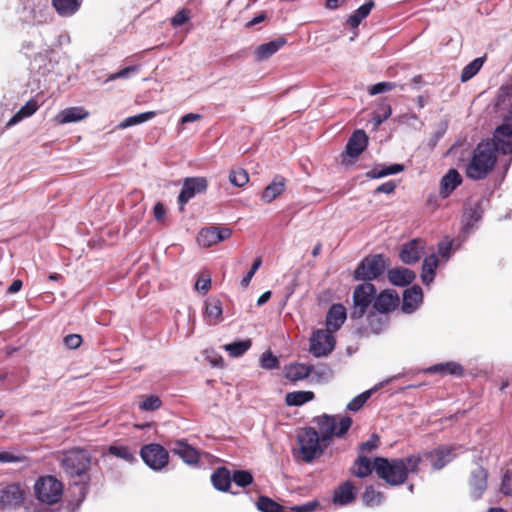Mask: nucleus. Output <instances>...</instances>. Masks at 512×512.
Instances as JSON below:
<instances>
[{"mask_svg":"<svg viewBox=\"0 0 512 512\" xmlns=\"http://www.w3.org/2000/svg\"><path fill=\"white\" fill-rule=\"evenodd\" d=\"M321 436L312 428H305L298 435V444L303 461L310 463L323 452L320 442H329L333 436L341 437L347 433L352 425L349 416H336L324 414L316 418Z\"/></svg>","mask_w":512,"mask_h":512,"instance_id":"nucleus-1","label":"nucleus"},{"mask_svg":"<svg viewBox=\"0 0 512 512\" xmlns=\"http://www.w3.org/2000/svg\"><path fill=\"white\" fill-rule=\"evenodd\" d=\"M420 462L421 457L419 455L393 459L376 457L374 459V471L389 485L398 486L406 481L410 473L418 472Z\"/></svg>","mask_w":512,"mask_h":512,"instance_id":"nucleus-2","label":"nucleus"},{"mask_svg":"<svg viewBox=\"0 0 512 512\" xmlns=\"http://www.w3.org/2000/svg\"><path fill=\"white\" fill-rule=\"evenodd\" d=\"M497 153L490 140L483 141L474 149L471 160L466 168V175L473 180L484 179L493 169Z\"/></svg>","mask_w":512,"mask_h":512,"instance_id":"nucleus-3","label":"nucleus"},{"mask_svg":"<svg viewBox=\"0 0 512 512\" xmlns=\"http://www.w3.org/2000/svg\"><path fill=\"white\" fill-rule=\"evenodd\" d=\"M35 495L41 503H57L63 494V485L53 476L39 478L34 485Z\"/></svg>","mask_w":512,"mask_h":512,"instance_id":"nucleus-4","label":"nucleus"},{"mask_svg":"<svg viewBox=\"0 0 512 512\" xmlns=\"http://www.w3.org/2000/svg\"><path fill=\"white\" fill-rule=\"evenodd\" d=\"M61 464L70 477L82 476L89 469L90 458L86 450L75 448L64 453Z\"/></svg>","mask_w":512,"mask_h":512,"instance_id":"nucleus-5","label":"nucleus"},{"mask_svg":"<svg viewBox=\"0 0 512 512\" xmlns=\"http://www.w3.org/2000/svg\"><path fill=\"white\" fill-rule=\"evenodd\" d=\"M465 448L459 444L441 445L423 453V457L430 462L434 470H440L450 463L458 455L465 452Z\"/></svg>","mask_w":512,"mask_h":512,"instance_id":"nucleus-6","label":"nucleus"},{"mask_svg":"<svg viewBox=\"0 0 512 512\" xmlns=\"http://www.w3.org/2000/svg\"><path fill=\"white\" fill-rule=\"evenodd\" d=\"M386 265V259L382 254L367 256L356 268L354 278L365 282L376 279L384 273Z\"/></svg>","mask_w":512,"mask_h":512,"instance_id":"nucleus-7","label":"nucleus"},{"mask_svg":"<svg viewBox=\"0 0 512 512\" xmlns=\"http://www.w3.org/2000/svg\"><path fill=\"white\" fill-rule=\"evenodd\" d=\"M504 123L498 126L493 134L491 144L495 152L503 154L512 153V106L511 109L502 115Z\"/></svg>","mask_w":512,"mask_h":512,"instance_id":"nucleus-8","label":"nucleus"},{"mask_svg":"<svg viewBox=\"0 0 512 512\" xmlns=\"http://www.w3.org/2000/svg\"><path fill=\"white\" fill-rule=\"evenodd\" d=\"M376 288L370 282H364L358 285L353 293L354 306L351 311L352 319H360L366 313L367 308L375 299Z\"/></svg>","mask_w":512,"mask_h":512,"instance_id":"nucleus-9","label":"nucleus"},{"mask_svg":"<svg viewBox=\"0 0 512 512\" xmlns=\"http://www.w3.org/2000/svg\"><path fill=\"white\" fill-rule=\"evenodd\" d=\"M140 456L144 463L154 471H161L169 463V453L160 444L150 443L140 450Z\"/></svg>","mask_w":512,"mask_h":512,"instance_id":"nucleus-10","label":"nucleus"},{"mask_svg":"<svg viewBox=\"0 0 512 512\" xmlns=\"http://www.w3.org/2000/svg\"><path fill=\"white\" fill-rule=\"evenodd\" d=\"M335 346L333 332L329 329H319L310 337V352L315 357H323L332 352Z\"/></svg>","mask_w":512,"mask_h":512,"instance_id":"nucleus-11","label":"nucleus"},{"mask_svg":"<svg viewBox=\"0 0 512 512\" xmlns=\"http://www.w3.org/2000/svg\"><path fill=\"white\" fill-rule=\"evenodd\" d=\"M207 186L208 182L204 177L185 178L183 181L182 189L178 196L180 209L182 210L188 201L192 199L196 194L204 192L207 189Z\"/></svg>","mask_w":512,"mask_h":512,"instance_id":"nucleus-12","label":"nucleus"},{"mask_svg":"<svg viewBox=\"0 0 512 512\" xmlns=\"http://www.w3.org/2000/svg\"><path fill=\"white\" fill-rule=\"evenodd\" d=\"M232 230L227 227L211 226L202 229L197 236V242L202 247H211L219 242L229 239Z\"/></svg>","mask_w":512,"mask_h":512,"instance_id":"nucleus-13","label":"nucleus"},{"mask_svg":"<svg viewBox=\"0 0 512 512\" xmlns=\"http://www.w3.org/2000/svg\"><path fill=\"white\" fill-rule=\"evenodd\" d=\"M425 241L420 238H415L404 244L399 257L405 264H414L420 260L424 254Z\"/></svg>","mask_w":512,"mask_h":512,"instance_id":"nucleus-14","label":"nucleus"},{"mask_svg":"<svg viewBox=\"0 0 512 512\" xmlns=\"http://www.w3.org/2000/svg\"><path fill=\"white\" fill-rule=\"evenodd\" d=\"M488 472L483 467H478L471 472L469 478V492L474 500L480 499L487 489Z\"/></svg>","mask_w":512,"mask_h":512,"instance_id":"nucleus-15","label":"nucleus"},{"mask_svg":"<svg viewBox=\"0 0 512 512\" xmlns=\"http://www.w3.org/2000/svg\"><path fill=\"white\" fill-rule=\"evenodd\" d=\"M171 451L189 465H196L200 460L199 452L184 439L174 441Z\"/></svg>","mask_w":512,"mask_h":512,"instance_id":"nucleus-16","label":"nucleus"},{"mask_svg":"<svg viewBox=\"0 0 512 512\" xmlns=\"http://www.w3.org/2000/svg\"><path fill=\"white\" fill-rule=\"evenodd\" d=\"M23 501V492L16 484H11L0 490V507L2 509L14 508Z\"/></svg>","mask_w":512,"mask_h":512,"instance_id":"nucleus-17","label":"nucleus"},{"mask_svg":"<svg viewBox=\"0 0 512 512\" xmlns=\"http://www.w3.org/2000/svg\"><path fill=\"white\" fill-rule=\"evenodd\" d=\"M399 304V296L394 290H384L374 299V308L381 314L394 310Z\"/></svg>","mask_w":512,"mask_h":512,"instance_id":"nucleus-18","label":"nucleus"},{"mask_svg":"<svg viewBox=\"0 0 512 512\" xmlns=\"http://www.w3.org/2000/svg\"><path fill=\"white\" fill-rule=\"evenodd\" d=\"M462 181V176L456 169H449L441 178L439 195L442 198H447L458 186L461 185Z\"/></svg>","mask_w":512,"mask_h":512,"instance_id":"nucleus-19","label":"nucleus"},{"mask_svg":"<svg viewBox=\"0 0 512 512\" xmlns=\"http://www.w3.org/2000/svg\"><path fill=\"white\" fill-rule=\"evenodd\" d=\"M89 112L80 106L68 107L61 110L56 116L55 121L57 124L64 125L68 123L79 122L86 119Z\"/></svg>","mask_w":512,"mask_h":512,"instance_id":"nucleus-20","label":"nucleus"},{"mask_svg":"<svg viewBox=\"0 0 512 512\" xmlns=\"http://www.w3.org/2000/svg\"><path fill=\"white\" fill-rule=\"evenodd\" d=\"M204 320L209 325H217L223 321V307L219 299L210 297L205 301Z\"/></svg>","mask_w":512,"mask_h":512,"instance_id":"nucleus-21","label":"nucleus"},{"mask_svg":"<svg viewBox=\"0 0 512 512\" xmlns=\"http://www.w3.org/2000/svg\"><path fill=\"white\" fill-rule=\"evenodd\" d=\"M423 301V292L421 287L414 285L407 289L403 294L402 311L404 313H413Z\"/></svg>","mask_w":512,"mask_h":512,"instance_id":"nucleus-22","label":"nucleus"},{"mask_svg":"<svg viewBox=\"0 0 512 512\" xmlns=\"http://www.w3.org/2000/svg\"><path fill=\"white\" fill-rule=\"evenodd\" d=\"M368 137L363 130H356L346 145V153L352 157H358L367 147Z\"/></svg>","mask_w":512,"mask_h":512,"instance_id":"nucleus-23","label":"nucleus"},{"mask_svg":"<svg viewBox=\"0 0 512 512\" xmlns=\"http://www.w3.org/2000/svg\"><path fill=\"white\" fill-rule=\"evenodd\" d=\"M347 317L346 308L342 304H334L326 316L327 329L335 332L341 328Z\"/></svg>","mask_w":512,"mask_h":512,"instance_id":"nucleus-24","label":"nucleus"},{"mask_svg":"<svg viewBox=\"0 0 512 512\" xmlns=\"http://www.w3.org/2000/svg\"><path fill=\"white\" fill-rule=\"evenodd\" d=\"M355 487L350 481L342 483L334 491L333 502L334 504L344 506L352 503L355 499Z\"/></svg>","mask_w":512,"mask_h":512,"instance_id":"nucleus-25","label":"nucleus"},{"mask_svg":"<svg viewBox=\"0 0 512 512\" xmlns=\"http://www.w3.org/2000/svg\"><path fill=\"white\" fill-rule=\"evenodd\" d=\"M388 280L395 286H406L415 279V273L404 267H398L388 270Z\"/></svg>","mask_w":512,"mask_h":512,"instance_id":"nucleus-26","label":"nucleus"},{"mask_svg":"<svg viewBox=\"0 0 512 512\" xmlns=\"http://www.w3.org/2000/svg\"><path fill=\"white\" fill-rule=\"evenodd\" d=\"M312 365L304 363H292L285 367L284 375L291 382L304 380L310 376Z\"/></svg>","mask_w":512,"mask_h":512,"instance_id":"nucleus-27","label":"nucleus"},{"mask_svg":"<svg viewBox=\"0 0 512 512\" xmlns=\"http://www.w3.org/2000/svg\"><path fill=\"white\" fill-rule=\"evenodd\" d=\"M286 44L283 37L276 38L267 43L261 44L255 51L257 61H264L278 52Z\"/></svg>","mask_w":512,"mask_h":512,"instance_id":"nucleus-28","label":"nucleus"},{"mask_svg":"<svg viewBox=\"0 0 512 512\" xmlns=\"http://www.w3.org/2000/svg\"><path fill=\"white\" fill-rule=\"evenodd\" d=\"M285 191V179L276 176L274 180L263 190L261 200L265 203H271Z\"/></svg>","mask_w":512,"mask_h":512,"instance_id":"nucleus-29","label":"nucleus"},{"mask_svg":"<svg viewBox=\"0 0 512 512\" xmlns=\"http://www.w3.org/2000/svg\"><path fill=\"white\" fill-rule=\"evenodd\" d=\"M82 0H52V5L59 16L71 17L78 12Z\"/></svg>","mask_w":512,"mask_h":512,"instance_id":"nucleus-30","label":"nucleus"},{"mask_svg":"<svg viewBox=\"0 0 512 512\" xmlns=\"http://www.w3.org/2000/svg\"><path fill=\"white\" fill-rule=\"evenodd\" d=\"M439 263V259L435 254L424 258L421 280L425 285H430L433 282Z\"/></svg>","mask_w":512,"mask_h":512,"instance_id":"nucleus-31","label":"nucleus"},{"mask_svg":"<svg viewBox=\"0 0 512 512\" xmlns=\"http://www.w3.org/2000/svg\"><path fill=\"white\" fill-rule=\"evenodd\" d=\"M38 108H39V104H38L37 100L30 99L29 101L26 102V104L24 106H22L20 108V110L16 114H14L10 118V120L7 122V126L11 127V126L17 124L18 122H20L21 120L32 116L38 110Z\"/></svg>","mask_w":512,"mask_h":512,"instance_id":"nucleus-32","label":"nucleus"},{"mask_svg":"<svg viewBox=\"0 0 512 512\" xmlns=\"http://www.w3.org/2000/svg\"><path fill=\"white\" fill-rule=\"evenodd\" d=\"M213 486L220 491H227L231 485V474L227 468H218L211 475Z\"/></svg>","mask_w":512,"mask_h":512,"instance_id":"nucleus-33","label":"nucleus"},{"mask_svg":"<svg viewBox=\"0 0 512 512\" xmlns=\"http://www.w3.org/2000/svg\"><path fill=\"white\" fill-rule=\"evenodd\" d=\"M314 398L312 391H293L286 394L285 402L288 406H302Z\"/></svg>","mask_w":512,"mask_h":512,"instance_id":"nucleus-34","label":"nucleus"},{"mask_svg":"<svg viewBox=\"0 0 512 512\" xmlns=\"http://www.w3.org/2000/svg\"><path fill=\"white\" fill-rule=\"evenodd\" d=\"M374 7V2L372 0H369L362 4L352 15L349 16L347 23L352 28H357L361 21L365 19L371 12L372 8Z\"/></svg>","mask_w":512,"mask_h":512,"instance_id":"nucleus-35","label":"nucleus"},{"mask_svg":"<svg viewBox=\"0 0 512 512\" xmlns=\"http://www.w3.org/2000/svg\"><path fill=\"white\" fill-rule=\"evenodd\" d=\"M374 470V462L371 463V461L363 456L359 455L357 459L354 462V469L353 473L355 476L359 478H365L369 476L372 471Z\"/></svg>","mask_w":512,"mask_h":512,"instance_id":"nucleus-36","label":"nucleus"},{"mask_svg":"<svg viewBox=\"0 0 512 512\" xmlns=\"http://www.w3.org/2000/svg\"><path fill=\"white\" fill-rule=\"evenodd\" d=\"M403 170L404 166L402 164H391L388 166H382L381 168H373L367 172V177L371 179H378L389 175L398 174Z\"/></svg>","mask_w":512,"mask_h":512,"instance_id":"nucleus-37","label":"nucleus"},{"mask_svg":"<svg viewBox=\"0 0 512 512\" xmlns=\"http://www.w3.org/2000/svg\"><path fill=\"white\" fill-rule=\"evenodd\" d=\"M382 385H383V383H380V384L374 386L373 388L366 390L363 393L354 397L347 404V409L349 411H353V412L360 410L362 408V406L367 402V400L372 396V394L374 392H376Z\"/></svg>","mask_w":512,"mask_h":512,"instance_id":"nucleus-38","label":"nucleus"},{"mask_svg":"<svg viewBox=\"0 0 512 512\" xmlns=\"http://www.w3.org/2000/svg\"><path fill=\"white\" fill-rule=\"evenodd\" d=\"M155 116H156L155 111H148V112L140 113L138 115L130 116V117L125 118L123 121H121L118 124V128L126 129L128 127L135 126V125L144 123L148 120H151Z\"/></svg>","mask_w":512,"mask_h":512,"instance_id":"nucleus-39","label":"nucleus"},{"mask_svg":"<svg viewBox=\"0 0 512 512\" xmlns=\"http://www.w3.org/2000/svg\"><path fill=\"white\" fill-rule=\"evenodd\" d=\"M432 373H443L460 376L463 374V367L455 362H447L434 365L428 369Z\"/></svg>","mask_w":512,"mask_h":512,"instance_id":"nucleus-40","label":"nucleus"},{"mask_svg":"<svg viewBox=\"0 0 512 512\" xmlns=\"http://www.w3.org/2000/svg\"><path fill=\"white\" fill-rule=\"evenodd\" d=\"M392 114V109L389 104L381 102L374 110L372 115V121L375 127H378L385 120H387Z\"/></svg>","mask_w":512,"mask_h":512,"instance_id":"nucleus-41","label":"nucleus"},{"mask_svg":"<svg viewBox=\"0 0 512 512\" xmlns=\"http://www.w3.org/2000/svg\"><path fill=\"white\" fill-rule=\"evenodd\" d=\"M362 498L366 506L375 507L383 502L384 495L376 491L372 486H369L365 489Z\"/></svg>","mask_w":512,"mask_h":512,"instance_id":"nucleus-42","label":"nucleus"},{"mask_svg":"<svg viewBox=\"0 0 512 512\" xmlns=\"http://www.w3.org/2000/svg\"><path fill=\"white\" fill-rule=\"evenodd\" d=\"M250 347H251L250 339L237 341V342H233V343L224 345V349L232 357H239V356L243 355Z\"/></svg>","mask_w":512,"mask_h":512,"instance_id":"nucleus-43","label":"nucleus"},{"mask_svg":"<svg viewBox=\"0 0 512 512\" xmlns=\"http://www.w3.org/2000/svg\"><path fill=\"white\" fill-rule=\"evenodd\" d=\"M484 60L482 58H475L468 65H466L461 73V81L466 82L473 78L483 66Z\"/></svg>","mask_w":512,"mask_h":512,"instance_id":"nucleus-44","label":"nucleus"},{"mask_svg":"<svg viewBox=\"0 0 512 512\" xmlns=\"http://www.w3.org/2000/svg\"><path fill=\"white\" fill-rule=\"evenodd\" d=\"M312 381L321 383L330 380L333 376L332 370L326 365L312 366L310 374Z\"/></svg>","mask_w":512,"mask_h":512,"instance_id":"nucleus-45","label":"nucleus"},{"mask_svg":"<svg viewBox=\"0 0 512 512\" xmlns=\"http://www.w3.org/2000/svg\"><path fill=\"white\" fill-rule=\"evenodd\" d=\"M73 489L78 494L77 501L75 503H69L66 507H61L60 512H75L79 508L81 502L84 500L86 496L85 485L74 482Z\"/></svg>","mask_w":512,"mask_h":512,"instance_id":"nucleus-46","label":"nucleus"},{"mask_svg":"<svg viewBox=\"0 0 512 512\" xmlns=\"http://www.w3.org/2000/svg\"><path fill=\"white\" fill-rule=\"evenodd\" d=\"M257 508L261 512H283V507L280 504L266 496L259 497Z\"/></svg>","mask_w":512,"mask_h":512,"instance_id":"nucleus-47","label":"nucleus"},{"mask_svg":"<svg viewBox=\"0 0 512 512\" xmlns=\"http://www.w3.org/2000/svg\"><path fill=\"white\" fill-rule=\"evenodd\" d=\"M229 181L236 187H243L249 181V175L246 170L242 168L233 169L229 173Z\"/></svg>","mask_w":512,"mask_h":512,"instance_id":"nucleus-48","label":"nucleus"},{"mask_svg":"<svg viewBox=\"0 0 512 512\" xmlns=\"http://www.w3.org/2000/svg\"><path fill=\"white\" fill-rule=\"evenodd\" d=\"M109 453L130 463L136 460L135 454L127 446L112 445Z\"/></svg>","mask_w":512,"mask_h":512,"instance_id":"nucleus-49","label":"nucleus"},{"mask_svg":"<svg viewBox=\"0 0 512 512\" xmlns=\"http://www.w3.org/2000/svg\"><path fill=\"white\" fill-rule=\"evenodd\" d=\"M231 479L237 486L243 488L253 482V476L247 470H235L231 475Z\"/></svg>","mask_w":512,"mask_h":512,"instance_id":"nucleus-50","label":"nucleus"},{"mask_svg":"<svg viewBox=\"0 0 512 512\" xmlns=\"http://www.w3.org/2000/svg\"><path fill=\"white\" fill-rule=\"evenodd\" d=\"M139 68H140L139 65H132V66L125 67V68L119 70L118 72L110 74L106 81L108 82V81H114L117 79H128V78L136 75L139 71Z\"/></svg>","mask_w":512,"mask_h":512,"instance_id":"nucleus-51","label":"nucleus"},{"mask_svg":"<svg viewBox=\"0 0 512 512\" xmlns=\"http://www.w3.org/2000/svg\"><path fill=\"white\" fill-rule=\"evenodd\" d=\"M260 365L264 369L272 370L279 368L280 362L276 356L267 351L261 355Z\"/></svg>","mask_w":512,"mask_h":512,"instance_id":"nucleus-52","label":"nucleus"},{"mask_svg":"<svg viewBox=\"0 0 512 512\" xmlns=\"http://www.w3.org/2000/svg\"><path fill=\"white\" fill-rule=\"evenodd\" d=\"M396 86L397 85L394 82L383 81V82H379V83H376V84L370 86L368 88V93L371 96H374V95H377V94H380V93L390 92L393 89H395Z\"/></svg>","mask_w":512,"mask_h":512,"instance_id":"nucleus-53","label":"nucleus"},{"mask_svg":"<svg viewBox=\"0 0 512 512\" xmlns=\"http://www.w3.org/2000/svg\"><path fill=\"white\" fill-rule=\"evenodd\" d=\"M161 404V399L158 396L150 395L139 404V408L144 411H155L161 407Z\"/></svg>","mask_w":512,"mask_h":512,"instance_id":"nucleus-54","label":"nucleus"},{"mask_svg":"<svg viewBox=\"0 0 512 512\" xmlns=\"http://www.w3.org/2000/svg\"><path fill=\"white\" fill-rule=\"evenodd\" d=\"M453 241L445 239L438 244V253L444 262H447L453 254Z\"/></svg>","mask_w":512,"mask_h":512,"instance_id":"nucleus-55","label":"nucleus"},{"mask_svg":"<svg viewBox=\"0 0 512 512\" xmlns=\"http://www.w3.org/2000/svg\"><path fill=\"white\" fill-rule=\"evenodd\" d=\"M261 264H262V259L261 257H258L254 260L250 270L247 272V274L242 278V280L240 281V285L242 288L246 289L253 276L255 275L256 271L261 267Z\"/></svg>","mask_w":512,"mask_h":512,"instance_id":"nucleus-56","label":"nucleus"},{"mask_svg":"<svg viewBox=\"0 0 512 512\" xmlns=\"http://www.w3.org/2000/svg\"><path fill=\"white\" fill-rule=\"evenodd\" d=\"M211 287V277L208 273H201L195 283V290L206 294Z\"/></svg>","mask_w":512,"mask_h":512,"instance_id":"nucleus-57","label":"nucleus"},{"mask_svg":"<svg viewBox=\"0 0 512 512\" xmlns=\"http://www.w3.org/2000/svg\"><path fill=\"white\" fill-rule=\"evenodd\" d=\"M191 17V11L187 8L179 10L171 19V24L174 27H178L186 23Z\"/></svg>","mask_w":512,"mask_h":512,"instance_id":"nucleus-58","label":"nucleus"},{"mask_svg":"<svg viewBox=\"0 0 512 512\" xmlns=\"http://www.w3.org/2000/svg\"><path fill=\"white\" fill-rule=\"evenodd\" d=\"M500 491L505 496H512V471H506L503 474Z\"/></svg>","mask_w":512,"mask_h":512,"instance_id":"nucleus-59","label":"nucleus"},{"mask_svg":"<svg viewBox=\"0 0 512 512\" xmlns=\"http://www.w3.org/2000/svg\"><path fill=\"white\" fill-rule=\"evenodd\" d=\"M385 320H386V317L378 316L376 314H370L368 316L369 325H370L371 329L376 333H378L382 329V326L384 325Z\"/></svg>","mask_w":512,"mask_h":512,"instance_id":"nucleus-60","label":"nucleus"},{"mask_svg":"<svg viewBox=\"0 0 512 512\" xmlns=\"http://www.w3.org/2000/svg\"><path fill=\"white\" fill-rule=\"evenodd\" d=\"M379 445V437L374 434L371 436V438L362 443L360 445V452L361 453H369V452H372L373 450H375Z\"/></svg>","mask_w":512,"mask_h":512,"instance_id":"nucleus-61","label":"nucleus"},{"mask_svg":"<svg viewBox=\"0 0 512 512\" xmlns=\"http://www.w3.org/2000/svg\"><path fill=\"white\" fill-rule=\"evenodd\" d=\"M65 346L69 349H77L82 344V337L79 334H70L64 337Z\"/></svg>","mask_w":512,"mask_h":512,"instance_id":"nucleus-62","label":"nucleus"},{"mask_svg":"<svg viewBox=\"0 0 512 512\" xmlns=\"http://www.w3.org/2000/svg\"><path fill=\"white\" fill-rule=\"evenodd\" d=\"M23 460L22 456L15 455L11 452L3 451L0 452V462L2 463H17Z\"/></svg>","mask_w":512,"mask_h":512,"instance_id":"nucleus-63","label":"nucleus"},{"mask_svg":"<svg viewBox=\"0 0 512 512\" xmlns=\"http://www.w3.org/2000/svg\"><path fill=\"white\" fill-rule=\"evenodd\" d=\"M395 188H396V184L393 181H387V182L379 185L376 188L375 193L391 194L394 192Z\"/></svg>","mask_w":512,"mask_h":512,"instance_id":"nucleus-64","label":"nucleus"}]
</instances>
